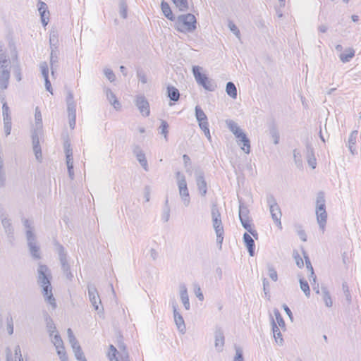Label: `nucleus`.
<instances>
[{
	"label": "nucleus",
	"mask_w": 361,
	"mask_h": 361,
	"mask_svg": "<svg viewBox=\"0 0 361 361\" xmlns=\"http://www.w3.org/2000/svg\"><path fill=\"white\" fill-rule=\"evenodd\" d=\"M51 279V275L49 268L46 265L39 264L37 269V283L42 288L45 301L51 306L52 309H55L56 303L52 293Z\"/></svg>",
	"instance_id": "obj_1"
},
{
	"label": "nucleus",
	"mask_w": 361,
	"mask_h": 361,
	"mask_svg": "<svg viewBox=\"0 0 361 361\" xmlns=\"http://www.w3.org/2000/svg\"><path fill=\"white\" fill-rule=\"evenodd\" d=\"M226 123L228 129L233 133L237 139V142L241 145V149L246 154L250 152V142L246 134L239 127L237 123L233 120H226Z\"/></svg>",
	"instance_id": "obj_2"
},
{
	"label": "nucleus",
	"mask_w": 361,
	"mask_h": 361,
	"mask_svg": "<svg viewBox=\"0 0 361 361\" xmlns=\"http://www.w3.org/2000/svg\"><path fill=\"white\" fill-rule=\"evenodd\" d=\"M325 202L326 200L324 192H319L317 195L315 212L317 216V221L319 224V228L322 230V233L324 232L325 226L327 220V212L326 211Z\"/></svg>",
	"instance_id": "obj_3"
},
{
	"label": "nucleus",
	"mask_w": 361,
	"mask_h": 361,
	"mask_svg": "<svg viewBox=\"0 0 361 361\" xmlns=\"http://www.w3.org/2000/svg\"><path fill=\"white\" fill-rule=\"evenodd\" d=\"M196 18L193 14L180 15L176 19L175 27L180 32H192L196 29Z\"/></svg>",
	"instance_id": "obj_4"
},
{
	"label": "nucleus",
	"mask_w": 361,
	"mask_h": 361,
	"mask_svg": "<svg viewBox=\"0 0 361 361\" xmlns=\"http://www.w3.org/2000/svg\"><path fill=\"white\" fill-rule=\"evenodd\" d=\"M201 67L194 66L192 67V73L194 78L200 85H202L206 90L214 92L217 86L214 80L209 78L206 75L200 73Z\"/></svg>",
	"instance_id": "obj_5"
},
{
	"label": "nucleus",
	"mask_w": 361,
	"mask_h": 361,
	"mask_svg": "<svg viewBox=\"0 0 361 361\" xmlns=\"http://www.w3.org/2000/svg\"><path fill=\"white\" fill-rule=\"evenodd\" d=\"M267 202L269 207V211L273 221L280 229H282V224L281 221L282 214L281 209L278 205L276 199L272 195H269L267 196Z\"/></svg>",
	"instance_id": "obj_6"
},
{
	"label": "nucleus",
	"mask_w": 361,
	"mask_h": 361,
	"mask_svg": "<svg viewBox=\"0 0 361 361\" xmlns=\"http://www.w3.org/2000/svg\"><path fill=\"white\" fill-rule=\"evenodd\" d=\"M176 178H177V184H178V187L179 195L182 199L183 204L185 207H188V206H189V204L190 203V199L188 189L187 187L185 177L183 174H182L179 171H178L176 173Z\"/></svg>",
	"instance_id": "obj_7"
},
{
	"label": "nucleus",
	"mask_w": 361,
	"mask_h": 361,
	"mask_svg": "<svg viewBox=\"0 0 361 361\" xmlns=\"http://www.w3.org/2000/svg\"><path fill=\"white\" fill-rule=\"evenodd\" d=\"M57 251L63 274L68 280L71 281L73 278V274L70 270V265L68 263L67 254L65 252L64 247L59 245L57 247Z\"/></svg>",
	"instance_id": "obj_8"
},
{
	"label": "nucleus",
	"mask_w": 361,
	"mask_h": 361,
	"mask_svg": "<svg viewBox=\"0 0 361 361\" xmlns=\"http://www.w3.org/2000/svg\"><path fill=\"white\" fill-rule=\"evenodd\" d=\"M26 238L30 252L35 259L41 258L39 252V247L37 245L35 235L31 230L26 231Z\"/></svg>",
	"instance_id": "obj_9"
},
{
	"label": "nucleus",
	"mask_w": 361,
	"mask_h": 361,
	"mask_svg": "<svg viewBox=\"0 0 361 361\" xmlns=\"http://www.w3.org/2000/svg\"><path fill=\"white\" fill-rule=\"evenodd\" d=\"M108 357L110 361H130L128 353L125 347L122 350L118 351L113 345L109 346Z\"/></svg>",
	"instance_id": "obj_10"
},
{
	"label": "nucleus",
	"mask_w": 361,
	"mask_h": 361,
	"mask_svg": "<svg viewBox=\"0 0 361 361\" xmlns=\"http://www.w3.org/2000/svg\"><path fill=\"white\" fill-rule=\"evenodd\" d=\"M87 289L89 300L92 303V306L94 307V310L98 311L99 312H102L103 310V307H99V305H101L102 302L95 286L94 284H89L87 286Z\"/></svg>",
	"instance_id": "obj_11"
},
{
	"label": "nucleus",
	"mask_w": 361,
	"mask_h": 361,
	"mask_svg": "<svg viewBox=\"0 0 361 361\" xmlns=\"http://www.w3.org/2000/svg\"><path fill=\"white\" fill-rule=\"evenodd\" d=\"M172 308L173 312L174 321L177 329L180 333L184 334L186 331L185 322L183 317L177 310V303L176 301L172 302Z\"/></svg>",
	"instance_id": "obj_12"
},
{
	"label": "nucleus",
	"mask_w": 361,
	"mask_h": 361,
	"mask_svg": "<svg viewBox=\"0 0 361 361\" xmlns=\"http://www.w3.org/2000/svg\"><path fill=\"white\" fill-rule=\"evenodd\" d=\"M195 180L198 190L202 196H205L207 191V183L204 179V172L200 169L195 171Z\"/></svg>",
	"instance_id": "obj_13"
},
{
	"label": "nucleus",
	"mask_w": 361,
	"mask_h": 361,
	"mask_svg": "<svg viewBox=\"0 0 361 361\" xmlns=\"http://www.w3.org/2000/svg\"><path fill=\"white\" fill-rule=\"evenodd\" d=\"M135 106L137 107L140 114L144 116H148L150 113L149 104L143 95H138L135 99Z\"/></svg>",
	"instance_id": "obj_14"
},
{
	"label": "nucleus",
	"mask_w": 361,
	"mask_h": 361,
	"mask_svg": "<svg viewBox=\"0 0 361 361\" xmlns=\"http://www.w3.org/2000/svg\"><path fill=\"white\" fill-rule=\"evenodd\" d=\"M133 154L135 155L137 160L142 166L145 171H149V166L147 161L145 157V154L139 146H135L133 149Z\"/></svg>",
	"instance_id": "obj_15"
},
{
	"label": "nucleus",
	"mask_w": 361,
	"mask_h": 361,
	"mask_svg": "<svg viewBox=\"0 0 361 361\" xmlns=\"http://www.w3.org/2000/svg\"><path fill=\"white\" fill-rule=\"evenodd\" d=\"M212 226L216 235L217 242L221 245L224 240V227L221 219H212Z\"/></svg>",
	"instance_id": "obj_16"
},
{
	"label": "nucleus",
	"mask_w": 361,
	"mask_h": 361,
	"mask_svg": "<svg viewBox=\"0 0 361 361\" xmlns=\"http://www.w3.org/2000/svg\"><path fill=\"white\" fill-rule=\"evenodd\" d=\"M215 342L214 345L218 352H221L224 345V336L222 330L218 329L214 333Z\"/></svg>",
	"instance_id": "obj_17"
},
{
	"label": "nucleus",
	"mask_w": 361,
	"mask_h": 361,
	"mask_svg": "<svg viewBox=\"0 0 361 361\" xmlns=\"http://www.w3.org/2000/svg\"><path fill=\"white\" fill-rule=\"evenodd\" d=\"M306 157L309 166L313 169H315L317 166V161L314 156V149L310 144L306 145Z\"/></svg>",
	"instance_id": "obj_18"
},
{
	"label": "nucleus",
	"mask_w": 361,
	"mask_h": 361,
	"mask_svg": "<svg viewBox=\"0 0 361 361\" xmlns=\"http://www.w3.org/2000/svg\"><path fill=\"white\" fill-rule=\"evenodd\" d=\"M10 71L7 68H1L0 71V88L6 90L8 85Z\"/></svg>",
	"instance_id": "obj_19"
},
{
	"label": "nucleus",
	"mask_w": 361,
	"mask_h": 361,
	"mask_svg": "<svg viewBox=\"0 0 361 361\" xmlns=\"http://www.w3.org/2000/svg\"><path fill=\"white\" fill-rule=\"evenodd\" d=\"M180 290V298L181 300V302L183 304L184 307L186 310H190V301H189V297L188 294V290L185 284H180L179 286Z\"/></svg>",
	"instance_id": "obj_20"
},
{
	"label": "nucleus",
	"mask_w": 361,
	"mask_h": 361,
	"mask_svg": "<svg viewBox=\"0 0 361 361\" xmlns=\"http://www.w3.org/2000/svg\"><path fill=\"white\" fill-rule=\"evenodd\" d=\"M243 242L245 243V245L246 246V247L248 250L249 255L251 257L254 256L255 255V242H254L252 238L247 233H245L243 234Z\"/></svg>",
	"instance_id": "obj_21"
},
{
	"label": "nucleus",
	"mask_w": 361,
	"mask_h": 361,
	"mask_svg": "<svg viewBox=\"0 0 361 361\" xmlns=\"http://www.w3.org/2000/svg\"><path fill=\"white\" fill-rule=\"evenodd\" d=\"M105 94L109 103L114 107L115 109L118 110L121 108V104L117 99L114 93L109 88L105 90Z\"/></svg>",
	"instance_id": "obj_22"
},
{
	"label": "nucleus",
	"mask_w": 361,
	"mask_h": 361,
	"mask_svg": "<svg viewBox=\"0 0 361 361\" xmlns=\"http://www.w3.org/2000/svg\"><path fill=\"white\" fill-rule=\"evenodd\" d=\"M2 226L4 228L5 233H6L8 238L12 240L14 238L13 236V228L11 222V220L7 218H4L1 220Z\"/></svg>",
	"instance_id": "obj_23"
},
{
	"label": "nucleus",
	"mask_w": 361,
	"mask_h": 361,
	"mask_svg": "<svg viewBox=\"0 0 361 361\" xmlns=\"http://www.w3.org/2000/svg\"><path fill=\"white\" fill-rule=\"evenodd\" d=\"M239 201V211H238V216L240 220H248L250 219L249 214L250 211L248 208L242 202L240 199H238Z\"/></svg>",
	"instance_id": "obj_24"
},
{
	"label": "nucleus",
	"mask_w": 361,
	"mask_h": 361,
	"mask_svg": "<svg viewBox=\"0 0 361 361\" xmlns=\"http://www.w3.org/2000/svg\"><path fill=\"white\" fill-rule=\"evenodd\" d=\"M243 227L255 239L258 238V233L257 231L252 228L251 225V219L248 220H240Z\"/></svg>",
	"instance_id": "obj_25"
},
{
	"label": "nucleus",
	"mask_w": 361,
	"mask_h": 361,
	"mask_svg": "<svg viewBox=\"0 0 361 361\" xmlns=\"http://www.w3.org/2000/svg\"><path fill=\"white\" fill-rule=\"evenodd\" d=\"M345 53H341L339 59L343 63H347L355 56V50L353 48L345 49Z\"/></svg>",
	"instance_id": "obj_26"
},
{
	"label": "nucleus",
	"mask_w": 361,
	"mask_h": 361,
	"mask_svg": "<svg viewBox=\"0 0 361 361\" xmlns=\"http://www.w3.org/2000/svg\"><path fill=\"white\" fill-rule=\"evenodd\" d=\"M161 8L166 18L172 21L175 20V18L168 3L162 1L161 3Z\"/></svg>",
	"instance_id": "obj_27"
},
{
	"label": "nucleus",
	"mask_w": 361,
	"mask_h": 361,
	"mask_svg": "<svg viewBox=\"0 0 361 361\" xmlns=\"http://www.w3.org/2000/svg\"><path fill=\"white\" fill-rule=\"evenodd\" d=\"M168 97L171 100L177 102L180 98V93L178 90L173 86H168L167 87Z\"/></svg>",
	"instance_id": "obj_28"
},
{
	"label": "nucleus",
	"mask_w": 361,
	"mask_h": 361,
	"mask_svg": "<svg viewBox=\"0 0 361 361\" xmlns=\"http://www.w3.org/2000/svg\"><path fill=\"white\" fill-rule=\"evenodd\" d=\"M195 110V117H196L199 124L204 123V122H208L207 117L206 114H204L203 110L199 106H196Z\"/></svg>",
	"instance_id": "obj_29"
},
{
	"label": "nucleus",
	"mask_w": 361,
	"mask_h": 361,
	"mask_svg": "<svg viewBox=\"0 0 361 361\" xmlns=\"http://www.w3.org/2000/svg\"><path fill=\"white\" fill-rule=\"evenodd\" d=\"M226 92L228 95H229L233 99H236L237 97V89L235 85L232 82H228L226 86Z\"/></svg>",
	"instance_id": "obj_30"
},
{
	"label": "nucleus",
	"mask_w": 361,
	"mask_h": 361,
	"mask_svg": "<svg viewBox=\"0 0 361 361\" xmlns=\"http://www.w3.org/2000/svg\"><path fill=\"white\" fill-rule=\"evenodd\" d=\"M357 135V130L352 131L349 135L348 140V148L353 154L354 153L353 152H354L355 149L353 148V147L356 142Z\"/></svg>",
	"instance_id": "obj_31"
},
{
	"label": "nucleus",
	"mask_w": 361,
	"mask_h": 361,
	"mask_svg": "<svg viewBox=\"0 0 361 361\" xmlns=\"http://www.w3.org/2000/svg\"><path fill=\"white\" fill-rule=\"evenodd\" d=\"M274 316H275V318H276V323L277 324L278 326H280L281 329L285 330L286 329V324H285V322L280 313V312L279 311V310L277 309H274Z\"/></svg>",
	"instance_id": "obj_32"
},
{
	"label": "nucleus",
	"mask_w": 361,
	"mask_h": 361,
	"mask_svg": "<svg viewBox=\"0 0 361 361\" xmlns=\"http://www.w3.org/2000/svg\"><path fill=\"white\" fill-rule=\"evenodd\" d=\"M269 135L273 140V142L275 145L279 144L280 136H279V130L276 126H272L271 127H270Z\"/></svg>",
	"instance_id": "obj_33"
},
{
	"label": "nucleus",
	"mask_w": 361,
	"mask_h": 361,
	"mask_svg": "<svg viewBox=\"0 0 361 361\" xmlns=\"http://www.w3.org/2000/svg\"><path fill=\"white\" fill-rule=\"evenodd\" d=\"M58 63V56H57V51L52 50L51 52L50 56V63H51V75H54V71L56 70V68H54V66H56Z\"/></svg>",
	"instance_id": "obj_34"
},
{
	"label": "nucleus",
	"mask_w": 361,
	"mask_h": 361,
	"mask_svg": "<svg viewBox=\"0 0 361 361\" xmlns=\"http://www.w3.org/2000/svg\"><path fill=\"white\" fill-rule=\"evenodd\" d=\"M303 255H304V258H305V261L306 267L307 269H309L310 271V276L313 278V282L315 283H316V276L314 274V269L311 264L310 258L307 255L305 252H303Z\"/></svg>",
	"instance_id": "obj_35"
},
{
	"label": "nucleus",
	"mask_w": 361,
	"mask_h": 361,
	"mask_svg": "<svg viewBox=\"0 0 361 361\" xmlns=\"http://www.w3.org/2000/svg\"><path fill=\"white\" fill-rule=\"evenodd\" d=\"M322 293L323 295V300L325 302L326 306L330 307L332 306V300L330 294L326 288H322Z\"/></svg>",
	"instance_id": "obj_36"
},
{
	"label": "nucleus",
	"mask_w": 361,
	"mask_h": 361,
	"mask_svg": "<svg viewBox=\"0 0 361 361\" xmlns=\"http://www.w3.org/2000/svg\"><path fill=\"white\" fill-rule=\"evenodd\" d=\"M172 1L180 11H186L188 9L187 0H172Z\"/></svg>",
	"instance_id": "obj_37"
},
{
	"label": "nucleus",
	"mask_w": 361,
	"mask_h": 361,
	"mask_svg": "<svg viewBox=\"0 0 361 361\" xmlns=\"http://www.w3.org/2000/svg\"><path fill=\"white\" fill-rule=\"evenodd\" d=\"M128 6L126 0H120L119 1V13L121 16L126 19L128 16Z\"/></svg>",
	"instance_id": "obj_38"
},
{
	"label": "nucleus",
	"mask_w": 361,
	"mask_h": 361,
	"mask_svg": "<svg viewBox=\"0 0 361 361\" xmlns=\"http://www.w3.org/2000/svg\"><path fill=\"white\" fill-rule=\"evenodd\" d=\"M267 268L270 279L274 281H276L278 280V274L274 266L271 264L268 263L267 264Z\"/></svg>",
	"instance_id": "obj_39"
},
{
	"label": "nucleus",
	"mask_w": 361,
	"mask_h": 361,
	"mask_svg": "<svg viewBox=\"0 0 361 361\" xmlns=\"http://www.w3.org/2000/svg\"><path fill=\"white\" fill-rule=\"evenodd\" d=\"M168 128H169V124L167 123L166 121H164V120H161V125L159 128V133L164 135L166 141H167L168 138Z\"/></svg>",
	"instance_id": "obj_40"
},
{
	"label": "nucleus",
	"mask_w": 361,
	"mask_h": 361,
	"mask_svg": "<svg viewBox=\"0 0 361 361\" xmlns=\"http://www.w3.org/2000/svg\"><path fill=\"white\" fill-rule=\"evenodd\" d=\"M75 358L78 361L85 358L80 345L72 347Z\"/></svg>",
	"instance_id": "obj_41"
},
{
	"label": "nucleus",
	"mask_w": 361,
	"mask_h": 361,
	"mask_svg": "<svg viewBox=\"0 0 361 361\" xmlns=\"http://www.w3.org/2000/svg\"><path fill=\"white\" fill-rule=\"evenodd\" d=\"M47 329L49 333L50 337H52L53 334L56 331V326L53 320L50 317H47Z\"/></svg>",
	"instance_id": "obj_42"
},
{
	"label": "nucleus",
	"mask_w": 361,
	"mask_h": 361,
	"mask_svg": "<svg viewBox=\"0 0 361 361\" xmlns=\"http://www.w3.org/2000/svg\"><path fill=\"white\" fill-rule=\"evenodd\" d=\"M41 73L44 80L49 79V67L47 62L43 61L39 63Z\"/></svg>",
	"instance_id": "obj_43"
},
{
	"label": "nucleus",
	"mask_w": 361,
	"mask_h": 361,
	"mask_svg": "<svg viewBox=\"0 0 361 361\" xmlns=\"http://www.w3.org/2000/svg\"><path fill=\"white\" fill-rule=\"evenodd\" d=\"M300 289L304 292L305 295L307 297H309L310 295V286H309L308 283L306 281L300 279Z\"/></svg>",
	"instance_id": "obj_44"
},
{
	"label": "nucleus",
	"mask_w": 361,
	"mask_h": 361,
	"mask_svg": "<svg viewBox=\"0 0 361 361\" xmlns=\"http://www.w3.org/2000/svg\"><path fill=\"white\" fill-rule=\"evenodd\" d=\"M35 119L36 128H41L42 123V119L41 112L38 107H36V109H35Z\"/></svg>",
	"instance_id": "obj_45"
},
{
	"label": "nucleus",
	"mask_w": 361,
	"mask_h": 361,
	"mask_svg": "<svg viewBox=\"0 0 361 361\" xmlns=\"http://www.w3.org/2000/svg\"><path fill=\"white\" fill-rule=\"evenodd\" d=\"M8 66L9 61H8L6 56L3 50L0 49V68H8Z\"/></svg>",
	"instance_id": "obj_46"
},
{
	"label": "nucleus",
	"mask_w": 361,
	"mask_h": 361,
	"mask_svg": "<svg viewBox=\"0 0 361 361\" xmlns=\"http://www.w3.org/2000/svg\"><path fill=\"white\" fill-rule=\"evenodd\" d=\"M201 130L204 131V133L209 141H212V137L210 135L209 129V123L208 122H204V123H200L199 125Z\"/></svg>",
	"instance_id": "obj_47"
},
{
	"label": "nucleus",
	"mask_w": 361,
	"mask_h": 361,
	"mask_svg": "<svg viewBox=\"0 0 361 361\" xmlns=\"http://www.w3.org/2000/svg\"><path fill=\"white\" fill-rule=\"evenodd\" d=\"M67 334H68V341H69V343L71 345V347H73V346H75L77 345H79V343H78V341L75 338V336L73 334V332L71 330V329H70V328L68 329Z\"/></svg>",
	"instance_id": "obj_48"
},
{
	"label": "nucleus",
	"mask_w": 361,
	"mask_h": 361,
	"mask_svg": "<svg viewBox=\"0 0 361 361\" xmlns=\"http://www.w3.org/2000/svg\"><path fill=\"white\" fill-rule=\"evenodd\" d=\"M212 220L221 219V213L216 204H213L211 211Z\"/></svg>",
	"instance_id": "obj_49"
},
{
	"label": "nucleus",
	"mask_w": 361,
	"mask_h": 361,
	"mask_svg": "<svg viewBox=\"0 0 361 361\" xmlns=\"http://www.w3.org/2000/svg\"><path fill=\"white\" fill-rule=\"evenodd\" d=\"M51 342L56 348H59V347H62V345H63V341L58 333L54 335V338L51 339Z\"/></svg>",
	"instance_id": "obj_50"
},
{
	"label": "nucleus",
	"mask_w": 361,
	"mask_h": 361,
	"mask_svg": "<svg viewBox=\"0 0 361 361\" xmlns=\"http://www.w3.org/2000/svg\"><path fill=\"white\" fill-rule=\"evenodd\" d=\"M161 218H162V220L164 222H167L169 220V218H170V208L168 206V200H166V207H164V209L163 210V214H162Z\"/></svg>",
	"instance_id": "obj_51"
},
{
	"label": "nucleus",
	"mask_w": 361,
	"mask_h": 361,
	"mask_svg": "<svg viewBox=\"0 0 361 361\" xmlns=\"http://www.w3.org/2000/svg\"><path fill=\"white\" fill-rule=\"evenodd\" d=\"M293 157H294V161H295V164L298 167H301L302 166L301 154H300V152L296 149L293 150Z\"/></svg>",
	"instance_id": "obj_52"
},
{
	"label": "nucleus",
	"mask_w": 361,
	"mask_h": 361,
	"mask_svg": "<svg viewBox=\"0 0 361 361\" xmlns=\"http://www.w3.org/2000/svg\"><path fill=\"white\" fill-rule=\"evenodd\" d=\"M37 7L39 15H41L43 13H47V15H49V12L47 10V5L44 2L39 1L37 4Z\"/></svg>",
	"instance_id": "obj_53"
},
{
	"label": "nucleus",
	"mask_w": 361,
	"mask_h": 361,
	"mask_svg": "<svg viewBox=\"0 0 361 361\" xmlns=\"http://www.w3.org/2000/svg\"><path fill=\"white\" fill-rule=\"evenodd\" d=\"M228 26L230 29V30L238 37V38H240V30L237 27V26L232 22V21H229L228 22Z\"/></svg>",
	"instance_id": "obj_54"
},
{
	"label": "nucleus",
	"mask_w": 361,
	"mask_h": 361,
	"mask_svg": "<svg viewBox=\"0 0 361 361\" xmlns=\"http://www.w3.org/2000/svg\"><path fill=\"white\" fill-rule=\"evenodd\" d=\"M104 73L105 76L106 77V78L110 82H114L115 80L116 75L110 68H104Z\"/></svg>",
	"instance_id": "obj_55"
},
{
	"label": "nucleus",
	"mask_w": 361,
	"mask_h": 361,
	"mask_svg": "<svg viewBox=\"0 0 361 361\" xmlns=\"http://www.w3.org/2000/svg\"><path fill=\"white\" fill-rule=\"evenodd\" d=\"M68 116H76V104L71 103L67 105Z\"/></svg>",
	"instance_id": "obj_56"
},
{
	"label": "nucleus",
	"mask_w": 361,
	"mask_h": 361,
	"mask_svg": "<svg viewBox=\"0 0 361 361\" xmlns=\"http://www.w3.org/2000/svg\"><path fill=\"white\" fill-rule=\"evenodd\" d=\"M293 257L295 260L296 264L299 268H302L304 265L303 260L302 257L300 256L298 252H293Z\"/></svg>",
	"instance_id": "obj_57"
},
{
	"label": "nucleus",
	"mask_w": 361,
	"mask_h": 361,
	"mask_svg": "<svg viewBox=\"0 0 361 361\" xmlns=\"http://www.w3.org/2000/svg\"><path fill=\"white\" fill-rule=\"evenodd\" d=\"M6 330L9 335L13 334V323L12 317L8 318L6 321Z\"/></svg>",
	"instance_id": "obj_58"
},
{
	"label": "nucleus",
	"mask_w": 361,
	"mask_h": 361,
	"mask_svg": "<svg viewBox=\"0 0 361 361\" xmlns=\"http://www.w3.org/2000/svg\"><path fill=\"white\" fill-rule=\"evenodd\" d=\"M343 293L345 295V300H347V302L348 303H350L351 302V295L349 292L348 286H347L346 283H343Z\"/></svg>",
	"instance_id": "obj_59"
},
{
	"label": "nucleus",
	"mask_w": 361,
	"mask_h": 361,
	"mask_svg": "<svg viewBox=\"0 0 361 361\" xmlns=\"http://www.w3.org/2000/svg\"><path fill=\"white\" fill-rule=\"evenodd\" d=\"M137 76L138 80L140 82H142V84H145L147 82V75L142 71H137Z\"/></svg>",
	"instance_id": "obj_60"
},
{
	"label": "nucleus",
	"mask_w": 361,
	"mask_h": 361,
	"mask_svg": "<svg viewBox=\"0 0 361 361\" xmlns=\"http://www.w3.org/2000/svg\"><path fill=\"white\" fill-rule=\"evenodd\" d=\"M194 291L196 297L199 299V300L202 301L204 300V295L200 287L198 285L195 286Z\"/></svg>",
	"instance_id": "obj_61"
},
{
	"label": "nucleus",
	"mask_w": 361,
	"mask_h": 361,
	"mask_svg": "<svg viewBox=\"0 0 361 361\" xmlns=\"http://www.w3.org/2000/svg\"><path fill=\"white\" fill-rule=\"evenodd\" d=\"M273 336H274L276 343H278L279 345H283V339L282 338V335H281V332L276 333V334H273Z\"/></svg>",
	"instance_id": "obj_62"
},
{
	"label": "nucleus",
	"mask_w": 361,
	"mask_h": 361,
	"mask_svg": "<svg viewBox=\"0 0 361 361\" xmlns=\"http://www.w3.org/2000/svg\"><path fill=\"white\" fill-rule=\"evenodd\" d=\"M33 152L35 153V157H36V159L37 161H41L42 159V150H41V147H33Z\"/></svg>",
	"instance_id": "obj_63"
},
{
	"label": "nucleus",
	"mask_w": 361,
	"mask_h": 361,
	"mask_svg": "<svg viewBox=\"0 0 361 361\" xmlns=\"http://www.w3.org/2000/svg\"><path fill=\"white\" fill-rule=\"evenodd\" d=\"M297 233H298V235H299L300 238L305 242L307 240V235H306V233L305 232V231L303 229L301 228V227H298V228L297 229Z\"/></svg>",
	"instance_id": "obj_64"
}]
</instances>
